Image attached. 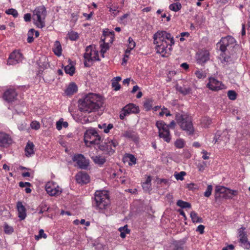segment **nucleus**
<instances>
[{
	"instance_id": "9d476101",
	"label": "nucleus",
	"mask_w": 250,
	"mask_h": 250,
	"mask_svg": "<svg viewBox=\"0 0 250 250\" xmlns=\"http://www.w3.org/2000/svg\"><path fill=\"white\" fill-rule=\"evenodd\" d=\"M45 190L50 196H57L62 193L61 188L52 182H48L46 184Z\"/></svg>"
},
{
	"instance_id": "5fc2aeb1",
	"label": "nucleus",
	"mask_w": 250,
	"mask_h": 250,
	"mask_svg": "<svg viewBox=\"0 0 250 250\" xmlns=\"http://www.w3.org/2000/svg\"><path fill=\"white\" fill-rule=\"evenodd\" d=\"M165 114L167 116L171 115L170 112L167 109V108H164L162 109V111L159 113L160 116H163Z\"/></svg>"
},
{
	"instance_id": "f257e3e1",
	"label": "nucleus",
	"mask_w": 250,
	"mask_h": 250,
	"mask_svg": "<svg viewBox=\"0 0 250 250\" xmlns=\"http://www.w3.org/2000/svg\"><path fill=\"white\" fill-rule=\"evenodd\" d=\"M153 39L157 53L161 54L162 57L170 54L171 46L174 43L173 38L170 33L159 31L154 34Z\"/></svg>"
},
{
	"instance_id": "6e6552de",
	"label": "nucleus",
	"mask_w": 250,
	"mask_h": 250,
	"mask_svg": "<svg viewBox=\"0 0 250 250\" xmlns=\"http://www.w3.org/2000/svg\"><path fill=\"white\" fill-rule=\"evenodd\" d=\"M99 148L103 151H106L109 155L113 154L115 152V148L118 143L116 140H105L104 142L100 143Z\"/></svg>"
},
{
	"instance_id": "6ab92c4d",
	"label": "nucleus",
	"mask_w": 250,
	"mask_h": 250,
	"mask_svg": "<svg viewBox=\"0 0 250 250\" xmlns=\"http://www.w3.org/2000/svg\"><path fill=\"white\" fill-rule=\"evenodd\" d=\"M11 138L7 134L0 132V146H6L11 143Z\"/></svg>"
},
{
	"instance_id": "ddd939ff",
	"label": "nucleus",
	"mask_w": 250,
	"mask_h": 250,
	"mask_svg": "<svg viewBox=\"0 0 250 250\" xmlns=\"http://www.w3.org/2000/svg\"><path fill=\"white\" fill-rule=\"evenodd\" d=\"M245 228H241L238 230L239 240L241 246L245 249L250 248V243L248 241L246 233L244 231Z\"/></svg>"
},
{
	"instance_id": "5701e85b",
	"label": "nucleus",
	"mask_w": 250,
	"mask_h": 250,
	"mask_svg": "<svg viewBox=\"0 0 250 250\" xmlns=\"http://www.w3.org/2000/svg\"><path fill=\"white\" fill-rule=\"evenodd\" d=\"M124 110L128 114L131 113H138L139 112V108L135 104H129L124 107Z\"/></svg>"
},
{
	"instance_id": "2eb2a0df",
	"label": "nucleus",
	"mask_w": 250,
	"mask_h": 250,
	"mask_svg": "<svg viewBox=\"0 0 250 250\" xmlns=\"http://www.w3.org/2000/svg\"><path fill=\"white\" fill-rule=\"evenodd\" d=\"M207 86L209 89L214 90L218 91L223 89V85L222 83L214 78H210L209 79V82L207 84Z\"/></svg>"
},
{
	"instance_id": "dca6fc26",
	"label": "nucleus",
	"mask_w": 250,
	"mask_h": 250,
	"mask_svg": "<svg viewBox=\"0 0 250 250\" xmlns=\"http://www.w3.org/2000/svg\"><path fill=\"white\" fill-rule=\"evenodd\" d=\"M196 59L197 63L203 64L209 59V54L207 50H202L197 54Z\"/></svg>"
},
{
	"instance_id": "0e129e2a",
	"label": "nucleus",
	"mask_w": 250,
	"mask_h": 250,
	"mask_svg": "<svg viewBox=\"0 0 250 250\" xmlns=\"http://www.w3.org/2000/svg\"><path fill=\"white\" fill-rule=\"evenodd\" d=\"M205 227L202 225H200L198 226L197 231H199L200 234H203L204 232Z\"/></svg>"
},
{
	"instance_id": "338daca9",
	"label": "nucleus",
	"mask_w": 250,
	"mask_h": 250,
	"mask_svg": "<svg viewBox=\"0 0 250 250\" xmlns=\"http://www.w3.org/2000/svg\"><path fill=\"white\" fill-rule=\"evenodd\" d=\"M31 19V15L29 13H27L24 16V20L25 21H30Z\"/></svg>"
},
{
	"instance_id": "e2e57ef3",
	"label": "nucleus",
	"mask_w": 250,
	"mask_h": 250,
	"mask_svg": "<svg viewBox=\"0 0 250 250\" xmlns=\"http://www.w3.org/2000/svg\"><path fill=\"white\" fill-rule=\"evenodd\" d=\"M156 181L158 184H161L162 183L167 184L168 183V180L166 179L157 178Z\"/></svg>"
},
{
	"instance_id": "774afa93",
	"label": "nucleus",
	"mask_w": 250,
	"mask_h": 250,
	"mask_svg": "<svg viewBox=\"0 0 250 250\" xmlns=\"http://www.w3.org/2000/svg\"><path fill=\"white\" fill-rule=\"evenodd\" d=\"M144 107L146 110H149L151 108V105L149 102H146L144 103Z\"/></svg>"
},
{
	"instance_id": "c9c22d12",
	"label": "nucleus",
	"mask_w": 250,
	"mask_h": 250,
	"mask_svg": "<svg viewBox=\"0 0 250 250\" xmlns=\"http://www.w3.org/2000/svg\"><path fill=\"white\" fill-rule=\"evenodd\" d=\"M105 37L104 39H102L101 42H102L103 43L100 44L101 48V52L103 54H104L109 48L108 43L105 42Z\"/></svg>"
},
{
	"instance_id": "603ef678",
	"label": "nucleus",
	"mask_w": 250,
	"mask_h": 250,
	"mask_svg": "<svg viewBox=\"0 0 250 250\" xmlns=\"http://www.w3.org/2000/svg\"><path fill=\"white\" fill-rule=\"evenodd\" d=\"M127 157L129 159V161L132 163V164L129 163V165H134L136 163V159L134 155L129 154H127Z\"/></svg>"
},
{
	"instance_id": "473e14b6",
	"label": "nucleus",
	"mask_w": 250,
	"mask_h": 250,
	"mask_svg": "<svg viewBox=\"0 0 250 250\" xmlns=\"http://www.w3.org/2000/svg\"><path fill=\"white\" fill-rule=\"evenodd\" d=\"M119 231L121 232L120 236L122 238H125L126 234H128L130 232V230L127 229V226L125 225L123 227H121L119 229Z\"/></svg>"
},
{
	"instance_id": "c85d7f7f",
	"label": "nucleus",
	"mask_w": 250,
	"mask_h": 250,
	"mask_svg": "<svg viewBox=\"0 0 250 250\" xmlns=\"http://www.w3.org/2000/svg\"><path fill=\"white\" fill-rule=\"evenodd\" d=\"M190 217L193 223H202L203 222V219L200 217L198 216L197 213L194 211H192L190 212Z\"/></svg>"
},
{
	"instance_id": "aec40b11",
	"label": "nucleus",
	"mask_w": 250,
	"mask_h": 250,
	"mask_svg": "<svg viewBox=\"0 0 250 250\" xmlns=\"http://www.w3.org/2000/svg\"><path fill=\"white\" fill-rule=\"evenodd\" d=\"M123 135L124 137L134 141H137L138 140L137 133L132 129H127L124 132Z\"/></svg>"
},
{
	"instance_id": "69168bd1",
	"label": "nucleus",
	"mask_w": 250,
	"mask_h": 250,
	"mask_svg": "<svg viewBox=\"0 0 250 250\" xmlns=\"http://www.w3.org/2000/svg\"><path fill=\"white\" fill-rule=\"evenodd\" d=\"M143 189L146 191H148L151 187V184H143L142 185Z\"/></svg>"
},
{
	"instance_id": "49530a36",
	"label": "nucleus",
	"mask_w": 250,
	"mask_h": 250,
	"mask_svg": "<svg viewBox=\"0 0 250 250\" xmlns=\"http://www.w3.org/2000/svg\"><path fill=\"white\" fill-rule=\"evenodd\" d=\"M221 62L222 63H225L226 62H229L230 57L229 56H227L225 55V54H222L221 55V56L220 57Z\"/></svg>"
},
{
	"instance_id": "cd10ccee",
	"label": "nucleus",
	"mask_w": 250,
	"mask_h": 250,
	"mask_svg": "<svg viewBox=\"0 0 250 250\" xmlns=\"http://www.w3.org/2000/svg\"><path fill=\"white\" fill-rule=\"evenodd\" d=\"M54 47L53 48V52L58 56H60L62 54V46L60 44V42L56 41L54 42Z\"/></svg>"
},
{
	"instance_id": "1a4fd4ad",
	"label": "nucleus",
	"mask_w": 250,
	"mask_h": 250,
	"mask_svg": "<svg viewBox=\"0 0 250 250\" xmlns=\"http://www.w3.org/2000/svg\"><path fill=\"white\" fill-rule=\"evenodd\" d=\"M83 57L85 59L84 65L85 66H87L86 61H98L99 60L98 52L93 50L91 45L86 47Z\"/></svg>"
},
{
	"instance_id": "f8f14e48",
	"label": "nucleus",
	"mask_w": 250,
	"mask_h": 250,
	"mask_svg": "<svg viewBox=\"0 0 250 250\" xmlns=\"http://www.w3.org/2000/svg\"><path fill=\"white\" fill-rule=\"evenodd\" d=\"M236 42L235 39L231 36L222 38L220 41V49L222 52L227 50V47L229 45H234Z\"/></svg>"
},
{
	"instance_id": "58836bf2",
	"label": "nucleus",
	"mask_w": 250,
	"mask_h": 250,
	"mask_svg": "<svg viewBox=\"0 0 250 250\" xmlns=\"http://www.w3.org/2000/svg\"><path fill=\"white\" fill-rule=\"evenodd\" d=\"M35 30L34 29H31L29 30L27 35V42L29 43H31L34 41L33 35L34 34Z\"/></svg>"
},
{
	"instance_id": "f3484780",
	"label": "nucleus",
	"mask_w": 250,
	"mask_h": 250,
	"mask_svg": "<svg viewBox=\"0 0 250 250\" xmlns=\"http://www.w3.org/2000/svg\"><path fill=\"white\" fill-rule=\"evenodd\" d=\"M76 179L78 183L85 184L89 182V176L84 172H80L76 175Z\"/></svg>"
},
{
	"instance_id": "6e6d98bb",
	"label": "nucleus",
	"mask_w": 250,
	"mask_h": 250,
	"mask_svg": "<svg viewBox=\"0 0 250 250\" xmlns=\"http://www.w3.org/2000/svg\"><path fill=\"white\" fill-rule=\"evenodd\" d=\"M130 51L131 50H129V49H127L125 51V54L124 55V57L123 60V62H124V63L126 62L127 60V59L128 58V56H129V54H130Z\"/></svg>"
},
{
	"instance_id": "3c124183",
	"label": "nucleus",
	"mask_w": 250,
	"mask_h": 250,
	"mask_svg": "<svg viewBox=\"0 0 250 250\" xmlns=\"http://www.w3.org/2000/svg\"><path fill=\"white\" fill-rule=\"evenodd\" d=\"M212 190V187L211 185H208L206 191L204 192V196L208 197L210 196Z\"/></svg>"
},
{
	"instance_id": "bf43d9fd",
	"label": "nucleus",
	"mask_w": 250,
	"mask_h": 250,
	"mask_svg": "<svg viewBox=\"0 0 250 250\" xmlns=\"http://www.w3.org/2000/svg\"><path fill=\"white\" fill-rule=\"evenodd\" d=\"M19 186L21 188H24V187H31V184L29 182H20L19 183Z\"/></svg>"
},
{
	"instance_id": "a878e982",
	"label": "nucleus",
	"mask_w": 250,
	"mask_h": 250,
	"mask_svg": "<svg viewBox=\"0 0 250 250\" xmlns=\"http://www.w3.org/2000/svg\"><path fill=\"white\" fill-rule=\"evenodd\" d=\"M91 158L95 164L100 166L103 165L106 162L105 157L100 155L93 156Z\"/></svg>"
},
{
	"instance_id": "412c9836",
	"label": "nucleus",
	"mask_w": 250,
	"mask_h": 250,
	"mask_svg": "<svg viewBox=\"0 0 250 250\" xmlns=\"http://www.w3.org/2000/svg\"><path fill=\"white\" fill-rule=\"evenodd\" d=\"M185 242L182 240L173 241L170 245L171 250H184Z\"/></svg>"
},
{
	"instance_id": "20e7f679",
	"label": "nucleus",
	"mask_w": 250,
	"mask_h": 250,
	"mask_svg": "<svg viewBox=\"0 0 250 250\" xmlns=\"http://www.w3.org/2000/svg\"><path fill=\"white\" fill-rule=\"evenodd\" d=\"M175 120L180 127L187 131L189 134H192L194 131L190 116L186 114L177 113Z\"/></svg>"
},
{
	"instance_id": "4468645a",
	"label": "nucleus",
	"mask_w": 250,
	"mask_h": 250,
	"mask_svg": "<svg viewBox=\"0 0 250 250\" xmlns=\"http://www.w3.org/2000/svg\"><path fill=\"white\" fill-rule=\"evenodd\" d=\"M16 98V90L15 88H9L3 94L2 98L8 103L14 102Z\"/></svg>"
},
{
	"instance_id": "423d86ee",
	"label": "nucleus",
	"mask_w": 250,
	"mask_h": 250,
	"mask_svg": "<svg viewBox=\"0 0 250 250\" xmlns=\"http://www.w3.org/2000/svg\"><path fill=\"white\" fill-rule=\"evenodd\" d=\"M101 137L95 130H89L86 131L84 135V141L85 145L89 147L92 145H99Z\"/></svg>"
},
{
	"instance_id": "8fccbe9b",
	"label": "nucleus",
	"mask_w": 250,
	"mask_h": 250,
	"mask_svg": "<svg viewBox=\"0 0 250 250\" xmlns=\"http://www.w3.org/2000/svg\"><path fill=\"white\" fill-rule=\"evenodd\" d=\"M30 126L32 129L38 130L40 127V124L38 122L35 121L31 122Z\"/></svg>"
},
{
	"instance_id": "864d4df0",
	"label": "nucleus",
	"mask_w": 250,
	"mask_h": 250,
	"mask_svg": "<svg viewBox=\"0 0 250 250\" xmlns=\"http://www.w3.org/2000/svg\"><path fill=\"white\" fill-rule=\"evenodd\" d=\"M112 86L114 88V90L115 91L119 90L121 88L120 84L119 83L115 82L113 80H112Z\"/></svg>"
},
{
	"instance_id": "13d9d810",
	"label": "nucleus",
	"mask_w": 250,
	"mask_h": 250,
	"mask_svg": "<svg viewBox=\"0 0 250 250\" xmlns=\"http://www.w3.org/2000/svg\"><path fill=\"white\" fill-rule=\"evenodd\" d=\"M17 62H21L22 60L23 59L22 54L20 53L19 51H17Z\"/></svg>"
},
{
	"instance_id": "72a5a7b5",
	"label": "nucleus",
	"mask_w": 250,
	"mask_h": 250,
	"mask_svg": "<svg viewBox=\"0 0 250 250\" xmlns=\"http://www.w3.org/2000/svg\"><path fill=\"white\" fill-rule=\"evenodd\" d=\"M181 8L182 5L179 2L173 3L170 4L169 6V9L174 12H177L179 11Z\"/></svg>"
},
{
	"instance_id": "39448f33",
	"label": "nucleus",
	"mask_w": 250,
	"mask_h": 250,
	"mask_svg": "<svg viewBox=\"0 0 250 250\" xmlns=\"http://www.w3.org/2000/svg\"><path fill=\"white\" fill-rule=\"evenodd\" d=\"M46 16V10L43 6H39L33 11L32 19L34 23L37 27L42 28L45 25V19Z\"/></svg>"
},
{
	"instance_id": "7ed1b4c3",
	"label": "nucleus",
	"mask_w": 250,
	"mask_h": 250,
	"mask_svg": "<svg viewBox=\"0 0 250 250\" xmlns=\"http://www.w3.org/2000/svg\"><path fill=\"white\" fill-rule=\"evenodd\" d=\"M110 204L108 192L106 190H97L94 194L93 205L100 212L107 209Z\"/></svg>"
},
{
	"instance_id": "f03ea898",
	"label": "nucleus",
	"mask_w": 250,
	"mask_h": 250,
	"mask_svg": "<svg viewBox=\"0 0 250 250\" xmlns=\"http://www.w3.org/2000/svg\"><path fill=\"white\" fill-rule=\"evenodd\" d=\"M79 109L85 113H91L97 111L102 105V98L98 94L89 93L83 99L79 100Z\"/></svg>"
},
{
	"instance_id": "c756f323",
	"label": "nucleus",
	"mask_w": 250,
	"mask_h": 250,
	"mask_svg": "<svg viewBox=\"0 0 250 250\" xmlns=\"http://www.w3.org/2000/svg\"><path fill=\"white\" fill-rule=\"evenodd\" d=\"M98 127L101 129H103L104 133H107L113 127V125L111 124H109L107 125L106 124H99Z\"/></svg>"
},
{
	"instance_id": "c03bdc74",
	"label": "nucleus",
	"mask_w": 250,
	"mask_h": 250,
	"mask_svg": "<svg viewBox=\"0 0 250 250\" xmlns=\"http://www.w3.org/2000/svg\"><path fill=\"white\" fill-rule=\"evenodd\" d=\"M128 48L129 50H132L135 46L136 43L135 42L133 41V40L131 38L129 37L128 40Z\"/></svg>"
},
{
	"instance_id": "f704fd0d",
	"label": "nucleus",
	"mask_w": 250,
	"mask_h": 250,
	"mask_svg": "<svg viewBox=\"0 0 250 250\" xmlns=\"http://www.w3.org/2000/svg\"><path fill=\"white\" fill-rule=\"evenodd\" d=\"M64 70L66 73L72 76L75 73V68L72 64H69L65 66Z\"/></svg>"
},
{
	"instance_id": "e433bc0d",
	"label": "nucleus",
	"mask_w": 250,
	"mask_h": 250,
	"mask_svg": "<svg viewBox=\"0 0 250 250\" xmlns=\"http://www.w3.org/2000/svg\"><path fill=\"white\" fill-rule=\"evenodd\" d=\"M177 205L182 208H190L191 205L188 202L179 200L177 202Z\"/></svg>"
},
{
	"instance_id": "2f4dec72",
	"label": "nucleus",
	"mask_w": 250,
	"mask_h": 250,
	"mask_svg": "<svg viewBox=\"0 0 250 250\" xmlns=\"http://www.w3.org/2000/svg\"><path fill=\"white\" fill-rule=\"evenodd\" d=\"M156 126L159 129V132L168 129V126H167L165 123L162 121H157Z\"/></svg>"
},
{
	"instance_id": "b1692460",
	"label": "nucleus",
	"mask_w": 250,
	"mask_h": 250,
	"mask_svg": "<svg viewBox=\"0 0 250 250\" xmlns=\"http://www.w3.org/2000/svg\"><path fill=\"white\" fill-rule=\"evenodd\" d=\"M78 87L75 83H70L65 91V93L68 95H72L77 91Z\"/></svg>"
},
{
	"instance_id": "a211bd4d",
	"label": "nucleus",
	"mask_w": 250,
	"mask_h": 250,
	"mask_svg": "<svg viewBox=\"0 0 250 250\" xmlns=\"http://www.w3.org/2000/svg\"><path fill=\"white\" fill-rule=\"evenodd\" d=\"M17 209L18 211V217L20 220H24L26 217V210L21 202L17 203Z\"/></svg>"
},
{
	"instance_id": "9b49d317",
	"label": "nucleus",
	"mask_w": 250,
	"mask_h": 250,
	"mask_svg": "<svg viewBox=\"0 0 250 250\" xmlns=\"http://www.w3.org/2000/svg\"><path fill=\"white\" fill-rule=\"evenodd\" d=\"M72 160L76 162L77 165L81 169H87L89 165L88 160L86 159L84 156L81 154L74 155L72 158Z\"/></svg>"
},
{
	"instance_id": "680f3d73",
	"label": "nucleus",
	"mask_w": 250,
	"mask_h": 250,
	"mask_svg": "<svg viewBox=\"0 0 250 250\" xmlns=\"http://www.w3.org/2000/svg\"><path fill=\"white\" fill-rule=\"evenodd\" d=\"M118 9V7H113L110 8V11L112 12L114 15V16H116L120 12V11Z\"/></svg>"
},
{
	"instance_id": "052dcab7",
	"label": "nucleus",
	"mask_w": 250,
	"mask_h": 250,
	"mask_svg": "<svg viewBox=\"0 0 250 250\" xmlns=\"http://www.w3.org/2000/svg\"><path fill=\"white\" fill-rule=\"evenodd\" d=\"M5 13L9 15H12L14 17H16V10L14 9H9L6 11Z\"/></svg>"
},
{
	"instance_id": "4be33fe9",
	"label": "nucleus",
	"mask_w": 250,
	"mask_h": 250,
	"mask_svg": "<svg viewBox=\"0 0 250 250\" xmlns=\"http://www.w3.org/2000/svg\"><path fill=\"white\" fill-rule=\"evenodd\" d=\"M159 136L167 143H169L171 139L169 129L159 132Z\"/></svg>"
},
{
	"instance_id": "0eeeda50",
	"label": "nucleus",
	"mask_w": 250,
	"mask_h": 250,
	"mask_svg": "<svg viewBox=\"0 0 250 250\" xmlns=\"http://www.w3.org/2000/svg\"><path fill=\"white\" fill-rule=\"evenodd\" d=\"M221 194H223V197L225 198H231L232 196H235L238 194V191L236 190H231L225 187L216 186L215 190V198L216 200L220 196Z\"/></svg>"
},
{
	"instance_id": "09e8293b",
	"label": "nucleus",
	"mask_w": 250,
	"mask_h": 250,
	"mask_svg": "<svg viewBox=\"0 0 250 250\" xmlns=\"http://www.w3.org/2000/svg\"><path fill=\"white\" fill-rule=\"evenodd\" d=\"M47 236L46 234L44 233V231L43 229H41L39 230V233L38 235L35 236L36 240H39L40 238H46Z\"/></svg>"
},
{
	"instance_id": "a18cd8bd",
	"label": "nucleus",
	"mask_w": 250,
	"mask_h": 250,
	"mask_svg": "<svg viewBox=\"0 0 250 250\" xmlns=\"http://www.w3.org/2000/svg\"><path fill=\"white\" fill-rule=\"evenodd\" d=\"M69 39L72 41H76L78 39L79 35L77 32L72 31L68 34Z\"/></svg>"
},
{
	"instance_id": "37998d69",
	"label": "nucleus",
	"mask_w": 250,
	"mask_h": 250,
	"mask_svg": "<svg viewBox=\"0 0 250 250\" xmlns=\"http://www.w3.org/2000/svg\"><path fill=\"white\" fill-rule=\"evenodd\" d=\"M4 230L5 233L11 234L14 231V229L12 227L5 224L4 226Z\"/></svg>"
},
{
	"instance_id": "79ce46f5",
	"label": "nucleus",
	"mask_w": 250,
	"mask_h": 250,
	"mask_svg": "<svg viewBox=\"0 0 250 250\" xmlns=\"http://www.w3.org/2000/svg\"><path fill=\"white\" fill-rule=\"evenodd\" d=\"M228 96L231 100H234L236 99L237 94L234 90H229L228 92Z\"/></svg>"
},
{
	"instance_id": "393cba45",
	"label": "nucleus",
	"mask_w": 250,
	"mask_h": 250,
	"mask_svg": "<svg viewBox=\"0 0 250 250\" xmlns=\"http://www.w3.org/2000/svg\"><path fill=\"white\" fill-rule=\"evenodd\" d=\"M176 89L178 92L184 95L189 94L191 91L190 87L184 85L183 86H181L177 85L176 86Z\"/></svg>"
},
{
	"instance_id": "bb28decb",
	"label": "nucleus",
	"mask_w": 250,
	"mask_h": 250,
	"mask_svg": "<svg viewBox=\"0 0 250 250\" xmlns=\"http://www.w3.org/2000/svg\"><path fill=\"white\" fill-rule=\"evenodd\" d=\"M34 145L32 143H27L25 148V154L27 156H31L34 153Z\"/></svg>"
},
{
	"instance_id": "4d7b16f0",
	"label": "nucleus",
	"mask_w": 250,
	"mask_h": 250,
	"mask_svg": "<svg viewBox=\"0 0 250 250\" xmlns=\"http://www.w3.org/2000/svg\"><path fill=\"white\" fill-rule=\"evenodd\" d=\"M62 118H61L56 123V128L58 130H60L62 129Z\"/></svg>"
},
{
	"instance_id": "7c9ffc66",
	"label": "nucleus",
	"mask_w": 250,
	"mask_h": 250,
	"mask_svg": "<svg viewBox=\"0 0 250 250\" xmlns=\"http://www.w3.org/2000/svg\"><path fill=\"white\" fill-rule=\"evenodd\" d=\"M16 62V50H14L10 55L8 60L7 64L8 65H13Z\"/></svg>"
},
{
	"instance_id": "ea45409f",
	"label": "nucleus",
	"mask_w": 250,
	"mask_h": 250,
	"mask_svg": "<svg viewBox=\"0 0 250 250\" xmlns=\"http://www.w3.org/2000/svg\"><path fill=\"white\" fill-rule=\"evenodd\" d=\"M174 145L177 148H182L184 147L185 143L183 139H179L175 142Z\"/></svg>"
},
{
	"instance_id": "de8ad7c7",
	"label": "nucleus",
	"mask_w": 250,
	"mask_h": 250,
	"mask_svg": "<svg viewBox=\"0 0 250 250\" xmlns=\"http://www.w3.org/2000/svg\"><path fill=\"white\" fill-rule=\"evenodd\" d=\"M186 175V172L181 171L179 173L175 174V177L177 180H183L184 179V176Z\"/></svg>"
},
{
	"instance_id": "a19ab883",
	"label": "nucleus",
	"mask_w": 250,
	"mask_h": 250,
	"mask_svg": "<svg viewBox=\"0 0 250 250\" xmlns=\"http://www.w3.org/2000/svg\"><path fill=\"white\" fill-rule=\"evenodd\" d=\"M195 75L198 79H204L206 77V73L201 70L196 71L195 72Z\"/></svg>"
},
{
	"instance_id": "4c0bfd02",
	"label": "nucleus",
	"mask_w": 250,
	"mask_h": 250,
	"mask_svg": "<svg viewBox=\"0 0 250 250\" xmlns=\"http://www.w3.org/2000/svg\"><path fill=\"white\" fill-rule=\"evenodd\" d=\"M201 123L205 127H208L211 123V120L209 117H204L202 119Z\"/></svg>"
}]
</instances>
